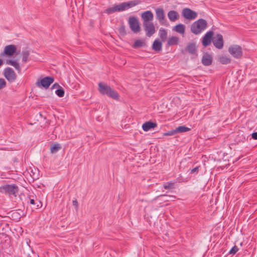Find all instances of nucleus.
<instances>
[{"label": "nucleus", "instance_id": "nucleus-42", "mask_svg": "<svg viewBox=\"0 0 257 257\" xmlns=\"http://www.w3.org/2000/svg\"><path fill=\"white\" fill-rule=\"evenodd\" d=\"M190 53L193 54L195 52L196 49H187Z\"/></svg>", "mask_w": 257, "mask_h": 257}, {"label": "nucleus", "instance_id": "nucleus-40", "mask_svg": "<svg viewBox=\"0 0 257 257\" xmlns=\"http://www.w3.org/2000/svg\"><path fill=\"white\" fill-rule=\"evenodd\" d=\"M73 205L75 207H76V208L78 207V202L76 199L73 200Z\"/></svg>", "mask_w": 257, "mask_h": 257}, {"label": "nucleus", "instance_id": "nucleus-22", "mask_svg": "<svg viewBox=\"0 0 257 257\" xmlns=\"http://www.w3.org/2000/svg\"><path fill=\"white\" fill-rule=\"evenodd\" d=\"M174 30L180 34H184L185 31V27L184 25L180 24L175 27Z\"/></svg>", "mask_w": 257, "mask_h": 257}, {"label": "nucleus", "instance_id": "nucleus-31", "mask_svg": "<svg viewBox=\"0 0 257 257\" xmlns=\"http://www.w3.org/2000/svg\"><path fill=\"white\" fill-rule=\"evenodd\" d=\"M162 42L159 40H156L153 44L152 48H161Z\"/></svg>", "mask_w": 257, "mask_h": 257}, {"label": "nucleus", "instance_id": "nucleus-39", "mask_svg": "<svg viewBox=\"0 0 257 257\" xmlns=\"http://www.w3.org/2000/svg\"><path fill=\"white\" fill-rule=\"evenodd\" d=\"M199 167H196L191 170V172L192 173H197L198 171Z\"/></svg>", "mask_w": 257, "mask_h": 257}, {"label": "nucleus", "instance_id": "nucleus-46", "mask_svg": "<svg viewBox=\"0 0 257 257\" xmlns=\"http://www.w3.org/2000/svg\"><path fill=\"white\" fill-rule=\"evenodd\" d=\"M155 51H156L157 52H160L162 49H154Z\"/></svg>", "mask_w": 257, "mask_h": 257}, {"label": "nucleus", "instance_id": "nucleus-4", "mask_svg": "<svg viewBox=\"0 0 257 257\" xmlns=\"http://www.w3.org/2000/svg\"><path fill=\"white\" fill-rule=\"evenodd\" d=\"M54 81V79L53 77L46 76L37 81L36 84L38 87H43L45 89H47Z\"/></svg>", "mask_w": 257, "mask_h": 257}, {"label": "nucleus", "instance_id": "nucleus-2", "mask_svg": "<svg viewBox=\"0 0 257 257\" xmlns=\"http://www.w3.org/2000/svg\"><path fill=\"white\" fill-rule=\"evenodd\" d=\"M207 27V21L204 19H200L191 25V31L195 35H198L204 31Z\"/></svg>", "mask_w": 257, "mask_h": 257}, {"label": "nucleus", "instance_id": "nucleus-35", "mask_svg": "<svg viewBox=\"0 0 257 257\" xmlns=\"http://www.w3.org/2000/svg\"><path fill=\"white\" fill-rule=\"evenodd\" d=\"M196 48V44L194 43H191L187 45L186 48L191 49V48Z\"/></svg>", "mask_w": 257, "mask_h": 257}, {"label": "nucleus", "instance_id": "nucleus-41", "mask_svg": "<svg viewBox=\"0 0 257 257\" xmlns=\"http://www.w3.org/2000/svg\"><path fill=\"white\" fill-rule=\"evenodd\" d=\"M30 203L32 205H36L37 204L33 199H30Z\"/></svg>", "mask_w": 257, "mask_h": 257}, {"label": "nucleus", "instance_id": "nucleus-21", "mask_svg": "<svg viewBox=\"0 0 257 257\" xmlns=\"http://www.w3.org/2000/svg\"><path fill=\"white\" fill-rule=\"evenodd\" d=\"M148 46L145 40H136L134 45V47H147Z\"/></svg>", "mask_w": 257, "mask_h": 257}, {"label": "nucleus", "instance_id": "nucleus-25", "mask_svg": "<svg viewBox=\"0 0 257 257\" xmlns=\"http://www.w3.org/2000/svg\"><path fill=\"white\" fill-rule=\"evenodd\" d=\"M6 64L13 66L18 71H20L21 70L19 64L15 60H8L6 61Z\"/></svg>", "mask_w": 257, "mask_h": 257}, {"label": "nucleus", "instance_id": "nucleus-18", "mask_svg": "<svg viewBox=\"0 0 257 257\" xmlns=\"http://www.w3.org/2000/svg\"><path fill=\"white\" fill-rule=\"evenodd\" d=\"M229 52L236 58H240L242 54L241 49H229Z\"/></svg>", "mask_w": 257, "mask_h": 257}, {"label": "nucleus", "instance_id": "nucleus-30", "mask_svg": "<svg viewBox=\"0 0 257 257\" xmlns=\"http://www.w3.org/2000/svg\"><path fill=\"white\" fill-rule=\"evenodd\" d=\"M29 55L28 51H24L22 52V62L26 63L27 61L28 57Z\"/></svg>", "mask_w": 257, "mask_h": 257}, {"label": "nucleus", "instance_id": "nucleus-29", "mask_svg": "<svg viewBox=\"0 0 257 257\" xmlns=\"http://www.w3.org/2000/svg\"><path fill=\"white\" fill-rule=\"evenodd\" d=\"M163 186L165 189H172L174 188V183L171 181L166 182L163 185Z\"/></svg>", "mask_w": 257, "mask_h": 257}, {"label": "nucleus", "instance_id": "nucleus-23", "mask_svg": "<svg viewBox=\"0 0 257 257\" xmlns=\"http://www.w3.org/2000/svg\"><path fill=\"white\" fill-rule=\"evenodd\" d=\"M175 130L176 134H177L189 132L190 130V128L185 125H181L175 128Z\"/></svg>", "mask_w": 257, "mask_h": 257}, {"label": "nucleus", "instance_id": "nucleus-38", "mask_svg": "<svg viewBox=\"0 0 257 257\" xmlns=\"http://www.w3.org/2000/svg\"><path fill=\"white\" fill-rule=\"evenodd\" d=\"M4 48H17L16 46L14 45H9L5 46Z\"/></svg>", "mask_w": 257, "mask_h": 257}, {"label": "nucleus", "instance_id": "nucleus-43", "mask_svg": "<svg viewBox=\"0 0 257 257\" xmlns=\"http://www.w3.org/2000/svg\"><path fill=\"white\" fill-rule=\"evenodd\" d=\"M229 48H232V49H233V48H241V47L238 45H233V46H231Z\"/></svg>", "mask_w": 257, "mask_h": 257}, {"label": "nucleus", "instance_id": "nucleus-45", "mask_svg": "<svg viewBox=\"0 0 257 257\" xmlns=\"http://www.w3.org/2000/svg\"><path fill=\"white\" fill-rule=\"evenodd\" d=\"M3 187H4V185H3L2 186H0V193H4L3 189L2 188Z\"/></svg>", "mask_w": 257, "mask_h": 257}, {"label": "nucleus", "instance_id": "nucleus-36", "mask_svg": "<svg viewBox=\"0 0 257 257\" xmlns=\"http://www.w3.org/2000/svg\"><path fill=\"white\" fill-rule=\"evenodd\" d=\"M59 87H60V86L59 85V84H58V83H54V84L52 85V87H51V89H54V88L58 89V88H59Z\"/></svg>", "mask_w": 257, "mask_h": 257}, {"label": "nucleus", "instance_id": "nucleus-7", "mask_svg": "<svg viewBox=\"0 0 257 257\" xmlns=\"http://www.w3.org/2000/svg\"><path fill=\"white\" fill-rule=\"evenodd\" d=\"M182 16L187 20H193L197 17V13L189 8H186L183 9Z\"/></svg>", "mask_w": 257, "mask_h": 257}, {"label": "nucleus", "instance_id": "nucleus-5", "mask_svg": "<svg viewBox=\"0 0 257 257\" xmlns=\"http://www.w3.org/2000/svg\"><path fill=\"white\" fill-rule=\"evenodd\" d=\"M4 76L10 82H14L17 78V75L11 67H7L4 70Z\"/></svg>", "mask_w": 257, "mask_h": 257}, {"label": "nucleus", "instance_id": "nucleus-17", "mask_svg": "<svg viewBox=\"0 0 257 257\" xmlns=\"http://www.w3.org/2000/svg\"><path fill=\"white\" fill-rule=\"evenodd\" d=\"M168 17L172 22H175L179 18L178 13L175 11H170L168 13Z\"/></svg>", "mask_w": 257, "mask_h": 257}, {"label": "nucleus", "instance_id": "nucleus-1", "mask_svg": "<svg viewBox=\"0 0 257 257\" xmlns=\"http://www.w3.org/2000/svg\"><path fill=\"white\" fill-rule=\"evenodd\" d=\"M98 91L102 95H106L116 100H119V94L109 85L99 82L98 83Z\"/></svg>", "mask_w": 257, "mask_h": 257}, {"label": "nucleus", "instance_id": "nucleus-12", "mask_svg": "<svg viewBox=\"0 0 257 257\" xmlns=\"http://www.w3.org/2000/svg\"><path fill=\"white\" fill-rule=\"evenodd\" d=\"M129 24L131 30L135 33H138L140 31V27L138 21L135 17H132L129 19Z\"/></svg>", "mask_w": 257, "mask_h": 257}, {"label": "nucleus", "instance_id": "nucleus-15", "mask_svg": "<svg viewBox=\"0 0 257 257\" xmlns=\"http://www.w3.org/2000/svg\"><path fill=\"white\" fill-rule=\"evenodd\" d=\"M17 49H4V51L1 54L0 56L4 57L5 56L11 57L13 55H17L20 51L17 52Z\"/></svg>", "mask_w": 257, "mask_h": 257}, {"label": "nucleus", "instance_id": "nucleus-37", "mask_svg": "<svg viewBox=\"0 0 257 257\" xmlns=\"http://www.w3.org/2000/svg\"><path fill=\"white\" fill-rule=\"evenodd\" d=\"M251 138L254 140H257V132H253L251 134Z\"/></svg>", "mask_w": 257, "mask_h": 257}, {"label": "nucleus", "instance_id": "nucleus-6", "mask_svg": "<svg viewBox=\"0 0 257 257\" xmlns=\"http://www.w3.org/2000/svg\"><path fill=\"white\" fill-rule=\"evenodd\" d=\"M140 3V2L139 1H133L122 3L119 5H117L118 12H121L127 10L139 4Z\"/></svg>", "mask_w": 257, "mask_h": 257}, {"label": "nucleus", "instance_id": "nucleus-34", "mask_svg": "<svg viewBox=\"0 0 257 257\" xmlns=\"http://www.w3.org/2000/svg\"><path fill=\"white\" fill-rule=\"evenodd\" d=\"M6 85V82L4 79L0 78V89L5 87Z\"/></svg>", "mask_w": 257, "mask_h": 257}, {"label": "nucleus", "instance_id": "nucleus-19", "mask_svg": "<svg viewBox=\"0 0 257 257\" xmlns=\"http://www.w3.org/2000/svg\"><path fill=\"white\" fill-rule=\"evenodd\" d=\"M218 61L222 64L226 65L230 62L231 59L225 55H221L218 57Z\"/></svg>", "mask_w": 257, "mask_h": 257}, {"label": "nucleus", "instance_id": "nucleus-10", "mask_svg": "<svg viewBox=\"0 0 257 257\" xmlns=\"http://www.w3.org/2000/svg\"><path fill=\"white\" fill-rule=\"evenodd\" d=\"M143 26L148 37L152 36L155 33V28L152 23H143Z\"/></svg>", "mask_w": 257, "mask_h": 257}, {"label": "nucleus", "instance_id": "nucleus-28", "mask_svg": "<svg viewBox=\"0 0 257 257\" xmlns=\"http://www.w3.org/2000/svg\"><path fill=\"white\" fill-rule=\"evenodd\" d=\"M55 94L59 97H62L64 96L65 94V91L63 88L61 86L59 87L58 89H57L55 91Z\"/></svg>", "mask_w": 257, "mask_h": 257}, {"label": "nucleus", "instance_id": "nucleus-9", "mask_svg": "<svg viewBox=\"0 0 257 257\" xmlns=\"http://www.w3.org/2000/svg\"><path fill=\"white\" fill-rule=\"evenodd\" d=\"M213 37V32L212 31H209L207 32L202 38V45L204 47H206L209 46L211 42H212Z\"/></svg>", "mask_w": 257, "mask_h": 257}, {"label": "nucleus", "instance_id": "nucleus-26", "mask_svg": "<svg viewBox=\"0 0 257 257\" xmlns=\"http://www.w3.org/2000/svg\"><path fill=\"white\" fill-rule=\"evenodd\" d=\"M61 148L60 144L58 143H55L51 146L50 151L51 153L53 154L57 152Z\"/></svg>", "mask_w": 257, "mask_h": 257}, {"label": "nucleus", "instance_id": "nucleus-47", "mask_svg": "<svg viewBox=\"0 0 257 257\" xmlns=\"http://www.w3.org/2000/svg\"><path fill=\"white\" fill-rule=\"evenodd\" d=\"M245 140V137H243V138L241 140L242 142H244Z\"/></svg>", "mask_w": 257, "mask_h": 257}, {"label": "nucleus", "instance_id": "nucleus-16", "mask_svg": "<svg viewBox=\"0 0 257 257\" xmlns=\"http://www.w3.org/2000/svg\"><path fill=\"white\" fill-rule=\"evenodd\" d=\"M157 125L156 122L151 121H148L142 125V128L145 132H147L152 128H154Z\"/></svg>", "mask_w": 257, "mask_h": 257}, {"label": "nucleus", "instance_id": "nucleus-13", "mask_svg": "<svg viewBox=\"0 0 257 257\" xmlns=\"http://www.w3.org/2000/svg\"><path fill=\"white\" fill-rule=\"evenodd\" d=\"M201 62L204 66H210L212 63V56L207 53H203Z\"/></svg>", "mask_w": 257, "mask_h": 257}, {"label": "nucleus", "instance_id": "nucleus-20", "mask_svg": "<svg viewBox=\"0 0 257 257\" xmlns=\"http://www.w3.org/2000/svg\"><path fill=\"white\" fill-rule=\"evenodd\" d=\"M179 43V38L177 37L173 36L168 39V45L169 46L177 45Z\"/></svg>", "mask_w": 257, "mask_h": 257}, {"label": "nucleus", "instance_id": "nucleus-3", "mask_svg": "<svg viewBox=\"0 0 257 257\" xmlns=\"http://www.w3.org/2000/svg\"><path fill=\"white\" fill-rule=\"evenodd\" d=\"M2 188L4 193L8 194L10 197L12 196L16 197L19 191V187L15 184L4 185Z\"/></svg>", "mask_w": 257, "mask_h": 257}, {"label": "nucleus", "instance_id": "nucleus-8", "mask_svg": "<svg viewBox=\"0 0 257 257\" xmlns=\"http://www.w3.org/2000/svg\"><path fill=\"white\" fill-rule=\"evenodd\" d=\"M212 43L216 48H222L223 46V39L222 36L217 34L213 37Z\"/></svg>", "mask_w": 257, "mask_h": 257}, {"label": "nucleus", "instance_id": "nucleus-11", "mask_svg": "<svg viewBox=\"0 0 257 257\" xmlns=\"http://www.w3.org/2000/svg\"><path fill=\"white\" fill-rule=\"evenodd\" d=\"M156 19L158 20L162 25H165L166 20L165 19L164 11L162 8H157L155 10Z\"/></svg>", "mask_w": 257, "mask_h": 257}, {"label": "nucleus", "instance_id": "nucleus-32", "mask_svg": "<svg viewBox=\"0 0 257 257\" xmlns=\"http://www.w3.org/2000/svg\"><path fill=\"white\" fill-rule=\"evenodd\" d=\"M238 250V248L236 245H234L229 250V253L234 254Z\"/></svg>", "mask_w": 257, "mask_h": 257}, {"label": "nucleus", "instance_id": "nucleus-14", "mask_svg": "<svg viewBox=\"0 0 257 257\" xmlns=\"http://www.w3.org/2000/svg\"><path fill=\"white\" fill-rule=\"evenodd\" d=\"M141 17L144 20V23H151L150 22L152 21L154 18L153 14L150 11H147L143 13Z\"/></svg>", "mask_w": 257, "mask_h": 257}, {"label": "nucleus", "instance_id": "nucleus-24", "mask_svg": "<svg viewBox=\"0 0 257 257\" xmlns=\"http://www.w3.org/2000/svg\"><path fill=\"white\" fill-rule=\"evenodd\" d=\"M159 35L162 41H165L167 38V32L166 30L161 28L159 30Z\"/></svg>", "mask_w": 257, "mask_h": 257}, {"label": "nucleus", "instance_id": "nucleus-27", "mask_svg": "<svg viewBox=\"0 0 257 257\" xmlns=\"http://www.w3.org/2000/svg\"><path fill=\"white\" fill-rule=\"evenodd\" d=\"M116 12H118L117 5H115L113 7L108 8L105 10V13L108 15Z\"/></svg>", "mask_w": 257, "mask_h": 257}, {"label": "nucleus", "instance_id": "nucleus-33", "mask_svg": "<svg viewBox=\"0 0 257 257\" xmlns=\"http://www.w3.org/2000/svg\"><path fill=\"white\" fill-rule=\"evenodd\" d=\"M176 134V133L175 130L174 129V130H170L166 133H165L163 134V136H173Z\"/></svg>", "mask_w": 257, "mask_h": 257}, {"label": "nucleus", "instance_id": "nucleus-44", "mask_svg": "<svg viewBox=\"0 0 257 257\" xmlns=\"http://www.w3.org/2000/svg\"><path fill=\"white\" fill-rule=\"evenodd\" d=\"M36 203H37L36 204L37 208H39L42 206L41 202L40 201H39L38 202H36Z\"/></svg>", "mask_w": 257, "mask_h": 257}]
</instances>
